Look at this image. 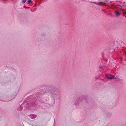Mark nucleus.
<instances>
[{
    "label": "nucleus",
    "instance_id": "obj_4",
    "mask_svg": "<svg viewBox=\"0 0 126 126\" xmlns=\"http://www.w3.org/2000/svg\"><path fill=\"white\" fill-rule=\"evenodd\" d=\"M26 0H23L22 1V2L23 3H24L26 1Z\"/></svg>",
    "mask_w": 126,
    "mask_h": 126
},
{
    "label": "nucleus",
    "instance_id": "obj_1",
    "mask_svg": "<svg viewBox=\"0 0 126 126\" xmlns=\"http://www.w3.org/2000/svg\"><path fill=\"white\" fill-rule=\"evenodd\" d=\"M106 76L107 78L109 79H117V80L119 79V78H117L116 77H115L114 76L110 75H106Z\"/></svg>",
    "mask_w": 126,
    "mask_h": 126
},
{
    "label": "nucleus",
    "instance_id": "obj_3",
    "mask_svg": "<svg viewBox=\"0 0 126 126\" xmlns=\"http://www.w3.org/2000/svg\"><path fill=\"white\" fill-rule=\"evenodd\" d=\"M31 1L30 0H29L28 1V3H31Z\"/></svg>",
    "mask_w": 126,
    "mask_h": 126
},
{
    "label": "nucleus",
    "instance_id": "obj_5",
    "mask_svg": "<svg viewBox=\"0 0 126 126\" xmlns=\"http://www.w3.org/2000/svg\"><path fill=\"white\" fill-rule=\"evenodd\" d=\"M125 14L126 15V12H125Z\"/></svg>",
    "mask_w": 126,
    "mask_h": 126
},
{
    "label": "nucleus",
    "instance_id": "obj_6",
    "mask_svg": "<svg viewBox=\"0 0 126 126\" xmlns=\"http://www.w3.org/2000/svg\"><path fill=\"white\" fill-rule=\"evenodd\" d=\"M100 68H101V67H100Z\"/></svg>",
    "mask_w": 126,
    "mask_h": 126
},
{
    "label": "nucleus",
    "instance_id": "obj_2",
    "mask_svg": "<svg viewBox=\"0 0 126 126\" xmlns=\"http://www.w3.org/2000/svg\"><path fill=\"white\" fill-rule=\"evenodd\" d=\"M115 13L116 16H119L120 15L119 13V12H117L116 11L115 12Z\"/></svg>",
    "mask_w": 126,
    "mask_h": 126
},
{
    "label": "nucleus",
    "instance_id": "obj_7",
    "mask_svg": "<svg viewBox=\"0 0 126 126\" xmlns=\"http://www.w3.org/2000/svg\"><path fill=\"white\" fill-rule=\"evenodd\" d=\"M100 68H101V67H100Z\"/></svg>",
    "mask_w": 126,
    "mask_h": 126
}]
</instances>
